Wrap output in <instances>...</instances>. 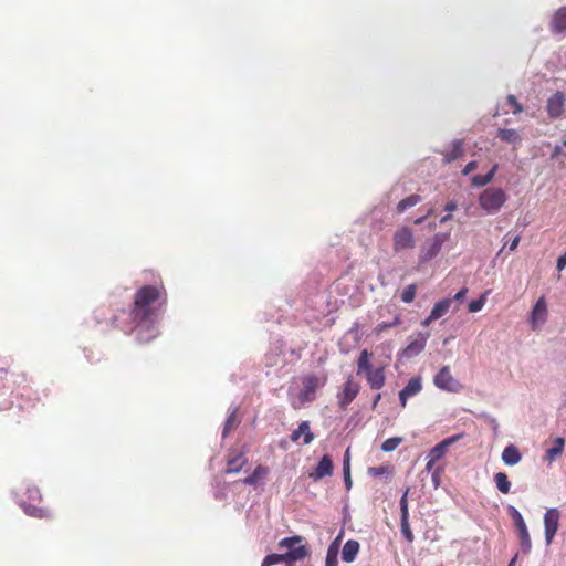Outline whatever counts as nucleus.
<instances>
[{
    "mask_svg": "<svg viewBox=\"0 0 566 566\" xmlns=\"http://www.w3.org/2000/svg\"><path fill=\"white\" fill-rule=\"evenodd\" d=\"M485 302H486L485 294L481 295L476 300H472L468 305L469 312H471V313L480 312L483 308V306L485 305Z\"/></svg>",
    "mask_w": 566,
    "mask_h": 566,
    "instance_id": "obj_39",
    "label": "nucleus"
},
{
    "mask_svg": "<svg viewBox=\"0 0 566 566\" xmlns=\"http://www.w3.org/2000/svg\"><path fill=\"white\" fill-rule=\"evenodd\" d=\"M408 492H409V490H406L399 501L400 513H401L400 517H409L408 499H407Z\"/></svg>",
    "mask_w": 566,
    "mask_h": 566,
    "instance_id": "obj_40",
    "label": "nucleus"
},
{
    "mask_svg": "<svg viewBox=\"0 0 566 566\" xmlns=\"http://www.w3.org/2000/svg\"><path fill=\"white\" fill-rule=\"evenodd\" d=\"M507 196L505 191L497 187L486 188L479 196V205L488 214H494L500 211L506 202Z\"/></svg>",
    "mask_w": 566,
    "mask_h": 566,
    "instance_id": "obj_3",
    "label": "nucleus"
},
{
    "mask_svg": "<svg viewBox=\"0 0 566 566\" xmlns=\"http://www.w3.org/2000/svg\"><path fill=\"white\" fill-rule=\"evenodd\" d=\"M433 321H436V318H431V313H430L429 316L421 322V325L424 327H428L430 325V323Z\"/></svg>",
    "mask_w": 566,
    "mask_h": 566,
    "instance_id": "obj_59",
    "label": "nucleus"
},
{
    "mask_svg": "<svg viewBox=\"0 0 566 566\" xmlns=\"http://www.w3.org/2000/svg\"><path fill=\"white\" fill-rule=\"evenodd\" d=\"M429 337H430V333L429 332H419V333H417L415 338L411 339L409 342V344L407 345V347L405 348V350H403L405 356L413 357V356L420 354L424 349L427 340L429 339Z\"/></svg>",
    "mask_w": 566,
    "mask_h": 566,
    "instance_id": "obj_13",
    "label": "nucleus"
},
{
    "mask_svg": "<svg viewBox=\"0 0 566 566\" xmlns=\"http://www.w3.org/2000/svg\"><path fill=\"white\" fill-rule=\"evenodd\" d=\"M28 499L31 501H36L41 499L40 490L36 486H31L27 489Z\"/></svg>",
    "mask_w": 566,
    "mask_h": 566,
    "instance_id": "obj_45",
    "label": "nucleus"
},
{
    "mask_svg": "<svg viewBox=\"0 0 566 566\" xmlns=\"http://www.w3.org/2000/svg\"><path fill=\"white\" fill-rule=\"evenodd\" d=\"M566 266V251L557 259L556 268L558 271L564 270Z\"/></svg>",
    "mask_w": 566,
    "mask_h": 566,
    "instance_id": "obj_50",
    "label": "nucleus"
},
{
    "mask_svg": "<svg viewBox=\"0 0 566 566\" xmlns=\"http://www.w3.org/2000/svg\"><path fill=\"white\" fill-rule=\"evenodd\" d=\"M417 292V285L416 284H409L406 286L401 293V301L403 303H411L416 297Z\"/></svg>",
    "mask_w": 566,
    "mask_h": 566,
    "instance_id": "obj_37",
    "label": "nucleus"
},
{
    "mask_svg": "<svg viewBox=\"0 0 566 566\" xmlns=\"http://www.w3.org/2000/svg\"><path fill=\"white\" fill-rule=\"evenodd\" d=\"M468 294V289L467 287H462L461 290H459L455 295L452 297V302L455 301V302H462L465 296Z\"/></svg>",
    "mask_w": 566,
    "mask_h": 566,
    "instance_id": "obj_48",
    "label": "nucleus"
},
{
    "mask_svg": "<svg viewBox=\"0 0 566 566\" xmlns=\"http://www.w3.org/2000/svg\"><path fill=\"white\" fill-rule=\"evenodd\" d=\"M359 390V384L349 377L344 385L343 391L337 396L340 408L345 409L357 397Z\"/></svg>",
    "mask_w": 566,
    "mask_h": 566,
    "instance_id": "obj_11",
    "label": "nucleus"
},
{
    "mask_svg": "<svg viewBox=\"0 0 566 566\" xmlns=\"http://www.w3.org/2000/svg\"><path fill=\"white\" fill-rule=\"evenodd\" d=\"M562 147L559 145H556L552 153V159H556L562 154Z\"/></svg>",
    "mask_w": 566,
    "mask_h": 566,
    "instance_id": "obj_54",
    "label": "nucleus"
},
{
    "mask_svg": "<svg viewBox=\"0 0 566 566\" xmlns=\"http://www.w3.org/2000/svg\"><path fill=\"white\" fill-rule=\"evenodd\" d=\"M427 459H428V461H427V464H426V471L432 473V471L436 469V468H433L436 462H431L430 458H427Z\"/></svg>",
    "mask_w": 566,
    "mask_h": 566,
    "instance_id": "obj_56",
    "label": "nucleus"
},
{
    "mask_svg": "<svg viewBox=\"0 0 566 566\" xmlns=\"http://www.w3.org/2000/svg\"><path fill=\"white\" fill-rule=\"evenodd\" d=\"M434 386L443 391L457 394L462 390L461 382L455 379L449 366H443L433 377Z\"/></svg>",
    "mask_w": 566,
    "mask_h": 566,
    "instance_id": "obj_6",
    "label": "nucleus"
},
{
    "mask_svg": "<svg viewBox=\"0 0 566 566\" xmlns=\"http://www.w3.org/2000/svg\"><path fill=\"white\" fill-rule=\"evenodd\" d=\"M497 137L509 144H515L521 139L518 133L512 128H500L497 132Z\"/></svg>",
    "mask_w": 566,
    "mask_h": 566,
    "instance_id": "obj_31",
    "label": "nucleus"
},
{
    "mask_svg": "<svg viewBox=\"0 0 566 566\" xmlns=\"http://www.w3.org/2000/svg\"><path fill=\"white\" fill-rule=\"evenodd\" d=\"M279 546L286 549L283 555L290 562L301 560L307 555V549L302 544L301 536L285 537L279 542Z\"/></svg>",
    "mask_w": 566,
    "mask_h": 566,
    "instance_id": "obj_5",
    "label": "nucleus"
},
{
    "mask_svg": "<svg viewBox=\"0 0 566 566\" xmlns=\"http://www.w3.org/2000/svg\"><path fill=\"white\" fill-rule=\"evenodd\" d=\"M303 437V443L310 444L314 440V434L311 431L310 422L308 421H302L297 429H295L291 433V440L293 442H296L300 440V438Z\"/></svg>",
    "mask_w": 566,
    "mask_h": 566,
    "instance_id": "obj_18",
    "label": "nucleus"
},
{
    "mask_svg": "<svg viewBox=\"0 0 566 566\" xmlns=\"http://www.w3.org/2000/svg\"><path fill=\"white\" fill-rule=\"evenodd\" d=\"M333 461L327 454L323 455L313 472L310 473V478L313 481H318L325 476H329L333 473Z\"/></svg>",
    "mask_w": 566,
    "mask_h": 566,
    "instance_id": "obj_16",
    "label": "nucleus"
},
{
    "mask_svg": "<svg viewBox=\"0 0 566 566\" xmlns=\"http://www.w3.org/2000/svg\"><path fill=\"white\" fill-rule=\"evenodd\" d=\"M381 398V395L380 394H377L374 401H373V405L376 406L378 403V401L380 400Z\"/></svg>",
    "mask_w": 566,
    "mask_h": 566,
    "instance_id": "obj_63",
    "label": "nucleus"
},
{
    "mask_svg": "<svg viewBox=\"0 0 566 566\" xmlns=\"http://www.w3.org/2000/svg\"><path fill=\"white\" fill-rule=\"evenodd\" d=\"M501 458L506 465L513 467L521 461L522 455L514 444H509L504 448Z\"/></svg>",
    "mask_w": 566,
    "mask_h": 566,
    "instance_id": "obj_20",
    "label": "nucleus"
},
{
    "mask_svg": "<svg viewBox=\"0 0 566 566\" xmlns=\"http://www.w3.org/2000/svg\"><path fill=\"white\" fill-rule=\"evenodd\" d=\"M548 317V310H547V302L545 300V296H541L536 303L534 304L530 317L528 323L531 325V328L533 331L539 329L547 321Z\"/></svg>",
    "mask_w": 566,
    "mask_h": 566,
    "instance_id": "obj_7",
    "label": "nucleus"
},
{
    "mask_svg": "<svg viewBox=\"0 0 566 566\" xmlns=\"http://www.w3.org/2000/svg\"><path fill=\"white\" fill-rule=\"evenodd\" d=\"M401 441L402 439L399 437L389 438L382 442L381 450L384 452H391L398 448Z\"/></svg>",
    "mask_w": 566,
    "mask_h": 566,
    "instance_id": "obj_38",
    "label": "nucleus"
},
{
    "mask_svg": "<svg viewBox=\"0 0 566 566\" xmlns=\"http://www.w3.org/2000/svg\"><path fill=\"white\" fill-rule=\"evenodd\" d=\"M237 412H238V408H233L230 413L228 415L227 419H226V422H224V426H223V430H222V438L224 439L229 432L235 428L239 423V420L237 418Z\"/></svg>",
    "mask_w": 566,
    "mask_h": 566,
    "instance_id": "obj_30",
    "label": "nucleus"
},
{
    "mask_svg": "<svg viewBox=\"0 0 566 566\" xmlns=\"http://www.w3.org/2000/svg\"><path fill=\"white\" fill-rule=\"evenodd\" d=\"M566 95L563 92L554 93L546 103L547 115L551 119L560 118L565 112Z\"/></svg>",
    "mask_w": 566,
    "mask_h": 566,
    "instance_id": "obj_10",
    "label": "nucleus"
},
{
    "mask_svg": "<svg viewBox=\"0 0 566 566\" xmlns=\"http://www.w3.org/2000/svg\"><path fill=\"white\" fill-rule=\"evenodd\" d=\"M520 241L521 237L515 235L511 242H505V244L503 245L499 253H501L506 247L509 248V251H514L518 247Z\"/></svg>",
    "mask_w": 566,
    "mask_h": 566,
    "instance_id": "obj_46",
    "label": "nucleus"
},
{
    "mask_svg": "<svg viewBox=\"0 0 566 566\" xmlns=\"http://www.w3.org/2000/svg\"><path fill=\"white\" fill-rule=\"evenodd\" d=\"M560 513L557 509H548L544 514V535L546 545H551L559 526Z\"/></svg>",
    "mask_w": 566,
    "mask_h": 566,
    "instance_id": "obj_9",
    "label": "nucleus"
},
{
    "mask_svg": "<svg viewBox=\"0 0 566 566\" xmlns=\"http://www.w3.org/2000/svg\"><path fill=\"white\" fill-rule=\"evenodd\" d=\"M452 305V298L451 297H444L440 301H438L432 310H431V318H436V319H439L440 317L444 316L450 307Z\"/></svg>",
    "mask_w": 566,
    "mask_h": 566,
    "instance_id": "obj_23",
    "label": "nucleus"
},
{
    "mask_svg": "<svg viewBox=\"0 0 566 566\" xmlns=\"http://www.w3.org/2000/svg\"><path fill=\"white\" fill-rule=\"evenodd\" d=\"M325 374H308L302 377V388L298 392L289 390V401L293 409H302L316 398V391L325 386Z\"/></svg>",
    "mask_w": 566,
    "mask_h": 566,
    "instance_id": "obj_2",
    "label": "nucleus"
},
{
    "mask_svg": "<svg viewBox=\"0 0 566 566\" xmlns=\"http://www.w3.org/2000/svg\"><path fill=\"white\" fill-rule=\"evenodd\" d=\"M460 434H454V436H451L444 440H442L441 442H439L438 444H436L429 452L428 457L427 458H430L431 459V462H437L438 460H440L441 458L444 457L448 448L453 444L455 441H458L460 439Z\"/></svg>",
    "mask_w": 566,
    "mask_h": 566,
    "instance_id": "obj_17",
    "label": "nucleus"
},
{
    "mask_svg": "<svg viewBox=\"0 0 566 566\" xmlns=\"http://www.w3.org/2000/svg\"><path fill=\"white\" fill-rule=\"evenodd\" d=\"M494 483L496 485V489L502 493V494H509L511 492V482L507 478V474L504 473V472H497L494 474Z\"/></svg>",
    "mask_w": 566,
    "mask_h": 566,
    "instance_id": "obj_25",
    "label": "nucleus"
},
{
    "mask_svg": "<svg viewBox=\"0 0 566 566\" xmlns=\"http://www.w3.org/2000/svg\"><path fill=\"white\" fill-rule=\"evenodd\" d=\"M349 460H350L349 449H347L344 454V459H343V475H344V482H345L347 490H349L352 488Z\"/></svg>",
    "mask_w": 566,
    "mask_h": 566,
    "instance_id": "obj_33",
    "label": "nucleus"
},
{
    "mask_svg": "<svg viewBox=\"0 0 566 566\" xmlns=\"http://www.w3.org/2000/svg\"><path fill=\"white\" fill-rule=\"evenodd\" d=\"M517 535H518V538L530 535L527 526L524 528L517 530Z\"/></svg>",
    "mask_w": 566,
    "mask_h": 566,
    "instance_id": "obj_58",
    "label": "nucleus"
},
{
    "mask_svg": "<svg viewBox=\"0 0 566 566\" xmlns=\"http://www.w3.org/2000/svg\"><path fill=\"white\" fill-rule=\"evenodd\" d=\"M160 290L147 285L135 295V304L128 313V323L122 328L130 334L137 343L144 344L158 335V318L160 312Z\"/></svg>",
    "mask_w": 566,
    "mask_h": 566,
    "instance_id": "obj_1",
    "label": "nucleus"
},
{
    "mask_svg": "<svg viewBox=\"0 0 566 566\" xmlns=\"http://www.w3.org/2000/svg\"><path fill=\"white\" fill-rule=\"evenodd\" d=\"M458 208V205L455 201H449L446 206H444V210L448 212V213H452L453 211H455Z\"/></svg>",
    "mask_w": 566,
    "mask_h": 566,
    "instance_id": "obj_52",
    "label": "nucleus"
},
{
    "mask_svg": "<svg viewBox=\"0 0 566 566\" xmlns=\"http://www.w3.org/2000/svg\"><path fill=\"white\" fill-rule=\"evenodd\" d=\"M366 378L371 389H380L386 379L384 368L373 369L366 375Z\"/></svg>",
    "mask_w": 566,
    "mask_h": 566,
    "instance_id": "obj_22",
    "label": "nucleus"
},
{
    "mask_svg": "<svg viewBox=\"0 0 566 566\" xmlns=\"http://www.w3.org/2000/svg\"><path fill=\"white\" fill-rule=\"evenodd\" d=\"M476 168H478V163L472 160L465 165V167L462 170V174L467 176V175L471 174L472 171H474Z\"/></svg>",
    "mask_w": 566,
    "mask_h": 566,
    "instance_id": "obj_49",
    "label": "nucleus"
},
{
    "mask_svg": "<svg viewBox=\"0 0 566 566\" xmlns=\"http://www.w3.org/2000/svg\"><path fill=\"white\" fill-rule=\"evenodd\" d=\"M461 155H462V142L459 139H455L452 142L449 149L446 153H443V156H444L443 159L446 163H451V161L458 159Z\"/></svg>",
    "mask_w": 566,
    "mask_h": 566,
    "instance_id": "obj_26",
    "label": "nucleus"
},
{
    "mask_svg": "<svg viewBox=\"0 0 566 566\" xmlns=\"http://www.w3.org/2000/svg\"><path fill=\"white\" fill-rule=\"evenodd\" d=\"M248 463V458L243 451H231L227 460V469L224 473H238Z\"/></svg>",
    "mask_w": 566,
    "mask_h": 566,
    "instance_id": "obj_15",
    "label": "nucleus"
},
{
    "mask_svg": "<svg viewBox=\"0 0 566 566\" xmlns=\"http://www.w3.org/2000/svg\"><path fill=\"white\" fill-rule=\"evenodd\" d=\"M497 167H499V166L495 164V165L491 168V170H490L488 174H485V175H484V177H485V179H486V181H488V182H491V181H492V179H493V177H494V175H495V172H496V170H497Z\"/></svg>",
    "mask_w": 566,
    "mask_h": 566,
    "instance_id": "obj_53",
    "label": "nucleus"
},
{
    "mask_svg": "<svg viewBox=\"0 0 566 566\" xmlns=\"http://www.w3.org/2000/svg\"><path fill=\"white\" fill-rule=\"evenodd\" d=\"M19 505L23 509V511L25 512V514L32 516V517H38V518H44V517H49L48 516V511L43 507H38L35 505H32V504H27L24 501H21L19 503Z\"/></svg>",
    "mask_w": 566,
    "mask_h": 566,
    "instance_id": "obj_27",
    "label": "nucleus"
},
{
    "mask_svg": "<svg viewBox=\"0 0 566 566\" xmlns=\"http://www.w3.org/2000/svg\"><path fill=\"white\" fill-rule=\"evenodd\" d=\"M472 184L476 187H483V186L488 185L489 182L486 181L484 175H475L472 178Z\"/></svg>",
    "mask_w": 566,
    "mask_h": 566,
    "instance_id": "obj_47",
    "label": "nucleus"
},
{
    "mask_svg": "<svg viewBox=\"0 0 566 566\" xmlns=\"http://www.w3.org/2000/svg\"><path fill=\"white\" fill-rule=\"evenodd\" d=\"M415 243V235L410 228L401 227L395 231L392 238V248L395 252L413 249Z\"/></svg>",
    "mask_w": 566,
    "mask_h": 566,
    "instance_id": "obj_8",
    "label": "nucleus"
},
{
    "mask_svg": "<svg viewBox=\"0 0 566 566\" xmlns=\"http://www.w3.org/2000/svg\"><path fill=\"white\" fill-rule=\"evenodd\" d=\"M451 218H452V216H451L450 213H447L446 216H443V217L440 219V223H446V222H448Z\"/></svg>",
    "mask_w": 566,
    "mask_h": 566,
    "instance_id": "obj_61",
    "label": "nucleus"
},
{
    "mask_svg": "<svg viewBox=\"0 0 566 566\" xmlns=\"http://www.w3.org/2000/svg\"><path fill=\"white\" fill-rule=\"evenodd\" d=\"M506 102L510 106H512V113L514 115L520 114L523 111L522 105L517 102L514 95H509L506 97Z\"/></svg>",
    "mask_w": 566,
    "mask_h": 566,
    "instance_id": "obj_41",
    "label": "nucleus"
},
{
    "mask_svg": "<svg viewBox=\"0 0 566 566\" xmlns=\"http://www.w3.org/2000/svg\"><path fill=\"white\" fill-rule=\"evenodd\" d=\"M490 424H491V427H492V429H493L494 433L496 434V433H497V430H499V423H497L496 419L491 418V419H490Z\"/></svg>",
    "mask_w": 566,
    "mask_h": 566,
    "instance_id": "obj_57",
    "label": "nucleus"
},
{
    "mask_svg": "<svg viewBox=\"0 0 566 566\" xmlns=\"http://www.w3.org/2000/svg\"><path fill=\"white\" fill-rule=\"evenodd\" d=\"M368 473L371 476H389L391 474V468L389 465L370 467Z\"/></svg>",
    "mask_w": 566,
    "mask_h": 566,
    "instance_id": "obj_34",
    "label": "nucleus"
},
{
    "mask_svg": "<svg viewBox=\"0 0 566 566\" xmlns=\"http://www.w3.org/2000/svg\"><path fill=\"white\" fill-rule=\"evenodd\" d=\"M400 530L402 536L411 543L413 541V534L409 525V517H400Z\"/></svg>",
    "mask_w": 566,
    "mask_h": 566,
    "instance_id": "obj_35",
    "label": "nucleus"
},
{
    "mask_svg": "<svg viewBox=\"0 0 566 566\" xmlns=\"http://www.w3.org/2000/svg\"><path fill=\"white\" fill-rule=\"evenodd\" d=\"M517 554L514 555V557L510 560L509 565L507 566H515V563L517 560Z\"/></svg>",
    "mask_w": 566,
    "mask_h": 566,
    "instance_id": "obj_62",
    "label": "nucleus"
},
{
    "mask_svg": "<svg viewBox=\"0 0 566 566\" xmlns=\"http://www.w3.org/2000/svg\"><path fill=\"white\" fill-rule=\"evenodd\" d=\"M520 546H521V551L523 552V554H525V555L530 554V552L532 549L531 536L527 535L525 537H521L520 538Z\"/></svg>",
    "mask_w": 566,
    "mask_h": 566,
    "instance_id": "obj_43",
    "label": "nucleus"
},
{
    "mask_svg": "<svg viewBox=\"0 0 566 566\" xmlns=\"http://www.w3.org/2000/svg\"><path fill=\"white\" fill-rule=\"evenodd\" d=\"M564 146L566 147V139L564 140Z\"/></svg>",
    "mask_w": 566,
    "mask_h": 566,
    "instance_id": "obj_64",
    "label": "nucleus"
},
{
    "mask_svg": "<svg viewBox=\"0 0 566 566\" xmlns=\"http://www.w3.org/2000/svg\"><path fill=\"white\" fill-rule=\"evenodd\" d=\"M431 213H432V209H429L424 216L419 217L415 220V224H421L428 218V216Z\"/></svg>",
    "mask_w": 566,
    "mask_h": 566,
    "instance_id": "obj_55",
    "label": "nucleus"
},
{
    "mask_svg": "<svg viewBox=\"0 0 566 566\" xmlns=\"http://www.w3.org/2000/svg\"><path fill=\"white\" fill-rule=\"evenodd\" d=\"M514 526L516 527V531H517V530H520V528H524V527H526L527 525H526V523H525V521H524V518H523V520H521L520 522L515 523V524H514Z\"/></svg>",
    "mask_w": 566,
    "mask_h": 566,
    "instance_id": "obj_60",
    "label": "nucleus"
},
{
    "mask_svg": "<svg viewBox=\"0 0 566 566\" xmlns=\"http://www.w3.org/2000/svg\"><path fill=\"white\" fill-rule=\"evenodd\" d=\"M549 30L554 35H566V6L560 7L553 13Z\"/></svg>",
    "mask_w": 566,
    "mask_h": 566,
    "instance_id": "obj_12",
    "label": "nucleus"
},
{
    "mask_svg": "<svg viewBox=\"0 0 566 566\" xmlns=\"http://www.w3.org/2000/svg\"><path fill=\"white\" fill-rule=\"evenodd\" d=\"M507 513L512 517L514 524L523 520V516L520 513V511L513 505L507 506Z\"/></svg>",
    "mask_w": 566,
    "mask_h": 566,
    "instance_id": "obj_44",
    "label": "nucleus"
},
{
    "mask_svg": "<svg viewBox=\"0 0 566 566\" xmlns=\"http://www.w3.org/2000/svg\"><path fill=\"white\" fill-rule=\"evenodd\" d=\"M450 239L449 232H438L428 239L421 247L419 262L427 263L434 259L441 251L442 245Z\"/></svg>",
    "mask_w": 566,
    "mask_h": 566,
    "instance_id": "obj_4",
    "label": "nucleus"
},
{
    "mask_svg": "<svg viewBox=\"0 0 566 566\" xmlns=\"http://www.w3.org/2000/svg\"><path fill=\"white\" fill-rule=\"evenodd\" d=\"M373 370L371 364L369 361V353L367 349L361 350L358 361H357V374H365L367 375L369 371Z\"/></svg>",
    "mask_w": 566,
    "mask_h": 566,
    "instance_id": "obj_28",
    "label": "nucleus"
},
{
    "mask_svg": "<svg viewBox=\"0 0 566 566\" xmlns=\"http://www.w3.org/2000/svg\"><path fill=\"white\" fill-rule=\"evenodd\" d=\"M359 548H360V545L357 541H354V539L347 541L343 546L342 559L345 563L354 562L357 557Z\"/></svg>",
    "mask_w": 566,
    "mask_h": 566,
    "instance_id": "obj_19",
    "label": "nucleus"
},
{
    "mask_svg": "<svg viewBox=\"0 0 566 566\" xmlns=\"http://www.w3.org/2000/svg\"><path fill=\"white\" fill-rule=\"evenodd\" d=\"M338 538H336L327 548L325 565L338 564Z\"/></svg>",
    "mask_w": 566,
    "mask_h": 566,
    "instance_id": "obj_32",
    "label": "nucleus"
},
{
    "mask_svg": "<svg viewBox=\"0 0 566 566\" xmlns=\"http://www.w3.org/2000/svg\"><path fill=\"white\" fill-rule=\"evenodd\" d=\"M421 202V197L419 195H411L402 200H400L397 205L398 213H402L406 210L415 207L416 205Z\"/></svg>",
    "mask_w": 566,
    "mask_h": 566,
    "instance_id": "obj_29",
    "label": "nucleus"
},
{
    "mask_svg": "<svg viewBox=\"0 0 566 566\" xmlns=\"http://www.w3.org/2000/svg\"><path fill=\"white\" fill-rule=\"evenodd\" d=\"M422 389L421 377H412L402 390L399 391V401L401 407H406L407 400L418 395Z\"/></svg>",
    "mask_w": 566,
    "mask_h": 566,
    "instance_id": "obj_14",
    "label": "nucleus"
},
{
    "mask_svg": "<svg viewBox=\"0 0 566 566\" xmlns=\"http://www.w3.org/2000/svg\"><path fill=\"white\" fill-rule=\"evenodd\" d=\"M283 562H286L283 554H270L264 557L261 566H273Z\"/></svg>",
    "mask_w": 566,
    "mask_h": 566,
    "instance_id": "obj_36",
    "label": "nucleus"
},
{
    "mask_svg": "<svg viewBox=\"0 0 566 566\" xmlns=\"http://www.w3.org/2000/svg\"><path fill=\"white\" fill-rule=\"evenodd\" d=\"M564 447H565L564 438L557 437L554 440L553 447H551L546 450L545 460L548 461L549 463L554 462L556 460V458L563 453Z\"/></svg>",
    "mask_w": 566,
    "mask_h": 566,
    "instance_id": "obj_24",
    "label": "nucleus"
},
{
    "mask_svg": "<svg viewBox=\"0 0 566 566\" xmlns=\"http://www.w3.org/2000/svg\"><path fill=\"white\" fill-rule=\"evenodd\" d=\"M400 324V318L398 316L395 317V319L391 322V323H382V324H379L378 325V329L379 331H384L385 328H388V327H391V326H396Z\"/></svg>",
    "mask_w": 566,
    "mask_h": 566,
    "instance_id": "obj_51",
    "label": "nucleus"
},
{
    "mask_svg": "<svg viewBox=\"0 0 566 566\" xmlns=\"http://www.w3.org/2000/svg\"><path fill=\"white\" fill-rule=\"evenodd\" d=\"M443 472V468L442 467H437L432 473H431V481H432V484H433V488L437 490L440 484H441V474Z\"/></svg>",
    "mask_w": 566,
    "mask_h": 566,
    "instance_id": "obj_42",
    "label": "nucleus"
},
{
    "mask_svg": "<svg viewBox=\"0 0 566 566\" xmlns=\"http://www.w3.org/2000/svg\"><path fill=\"white\" fill-rule=\"evenodd\" d=\"M268 473L269 469L266 467L258 465L252 472V474L248 475L242 480V483L247 485L258 486L259 484H261V482L263 481Z\"/></svg>",
    "mask_w": 566,
    "mask_h": 566,
    "instance_id": "obj_21",
    "label": "nucleus"
}]
</instances>
